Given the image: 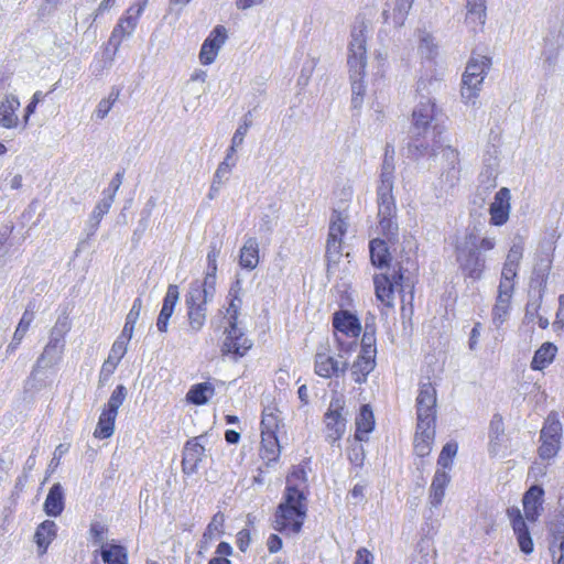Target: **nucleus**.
Here are the masks:
<instances>
[{"instance_id":"43","label":"nucleus","mask_w":564,"mask_h":564,"mask_svg":"<svg viewBox=\"0 0 564 564\" xmlns=\"http://www.w3.org/2000/svg\"><path fill=\"white\" fill-rule=\"evenodd\" d=\"M306 484V473L302 467H294L291 474L286 478V488L285 494H291V491H297L299 494H304V488Z\"/></svg>"},{"instance_id":"10","label":"nucleus","mask_w":564,"mask_h":564,"mask_svg":"<svg viewBox=\"0 0 564 564\" xmlns=\"http://www.w3.org/2000/svg\"><path fill=\"white\" fill-rule=\"evenodd\" d=\"M348 360L339 352L336 357L318 350L314 358L315 373L322 378H338L346 373Z\"/></svg>"},{"instance_id":"55","label":"nucleus","mask_w":564,"mask_h":564,"mask_svg":"<svg viewBox=\"0 0 564 564\" xmlns=\"http://www.w3.org/2000/svg\"><path fill=\"white\" fill-rule=\"evenodd\" d=\"M457 453V444L456 443H447L437 459L438 466L442 467L443 470L445 468H449L452 466V459Z\"/></svg>"},{"instance_id":"17","label":"nucleus","mask_w":564,"mask_h":564,"mask_svg":"<svg viewBox=\"0 0 564 564\" xmlns=\"http://www.w3.org/2000/svg\"><path fill=\"white\" fill-rule=\"evenodd\" d=\"M135 9V6H130L124 14L118 20L117 24L115 25L110 37L108 40L109 45H112L115 48V52H117L122 43V41L126 37H129L132 35L134 30L138 26L139 20L137 17H133V11Z\"/></svg>"},{"instance_id":"22","label":"nucleus","mask_w":564,"mask_h":564,"mask_svg":"<svg viewBox=\"0 0 564 564\" xmlns=\"http://www.w3.org/2000/svg\"><path fill=\"white\" fill-rule=\"evenodd\" d=\"M544 490L540 486H532L523 496L525 519L534 522L541 514Z\"/></svg>"},{"instance_id":"18","label":"nucleus","mask_w":564,"mask_h":564,"mask_svg":"<svg viewBox=\"0 0 564 564\" xmlns=\"http://www.w3.org/2000/svg\"><path fill=\"white\" fill-rule=\"evenodd\" d=\"M507 513L517 535L520 550L527 554L531 553L533 551V542L520 509L517 507L509 508Z\"/></svg>"},{"instance_id":"32","label":"nucleus","mask_w":564,"mask_h":564,"mask_svg":"<svg viewBox=\"0 0 564 564\" xmlns=\"http://www.w3.org/2000/svg\"><path fill=\"white\" fill-rule=\"evenodd\" d=\"M215 394V387L212 382L193 384L186 393V401L194 405L206 404Z\"/></svg>"},{"instance_id":"5","label":"nucleus","mask_w":564,"mask_h":564,"mask_svg":"<svg viewBox=\"0 0 564 564\" xmlns=\"http://www.w3.org/2000/svg\"><path fill=\"white\" fill-rule=\"evenodd\" d=\"M479 236L467 231L456 243V261L462 273L471 280H479L486 268V261L478 251Z\"/></svg>"},{"instance_id":"8","label":"nucleus","mask_w":564,"mask_h":564,"mask_svg":"<svg viewBox=\"0 0 564 564\" xmlns=\"http://www.w3.org/2000/svg\"><path fill=\"white\" fill-rule=\"evenodd\" d=\"M442 171L438 176V189L447 192L454 188L460 178L459 152L451 145L441 148Z\"/></svg>"},{"instance_id":"56","label":"nucleus","mask_w":564,"mask_h":564,"mask_svg":"<svg viewBox=\"0 0 564 564\" xmlns=\"http://www.w3.org/2000/svg\"><path fill=\"white\" fill-rule=\"evenodd\" d=\"M90 535L93 539L94 544L100 545L102 547H108L109 545H105L106 534L108 532V529L105 524L100 522H94L90 524Z\"/></svg>"},{"instance_id":"57","label":"nucleus","mask_w":564,"mask_h":564,"mask_svg":"<svg viewBox=\"0 0 564 564\" xmlns=\"http://www.w3.org/2000/svg\"><path fill=\"white\" fill-rule=\"evenodd\" d=\"M224 521H225V518H224V514L223 513H216L212 521L209 522V524L207 525V529L206 531L204 532V539H213L214 536H216L217 534H219L221 532V528L224 525Z\"/></svg>"},{"instance_id":"58","label":"nucleus","mask_w":564,"mask_h":564,"mask_svg":"<svg viewBox=\"0 0 564 564\" xmlns=\"http://www.w3.org/2000/svg\"><path fill=\"white\" fill-rule=\"evenodd\" d=\"M236 165V160H232L231 162H220L215 174H214V181L216 183H225L228 181L229 175L231 173L232 167Z\"/></svg>"},{"instance_id":"28","label":"nucleus","mask_w":564,"mask_h":564,"mask_svg":"<svg viewBox=\"0 0 564 564\" xmlns=\"http://www.w3.org/2000/svg\"><path fill=\"white\" fill-rule=\"evenodd\" d=\"M465 22L473 31L481 28L486 21V0H467Z\"/></svg>"},{"instance_id":"4","label":"nucleus","mask_w":564,"mask_h":564,"mask_svg":"<svg viewBox=\"0 0 564 564\" xmlns=\"http://www.w3.org/2000/svg\"><path fill=\"white\" fill-rule=\"evenodd\" d=\"M307 506L304 494L291 491L279 505L273 528L280 532L299 533L306 517Z\"/></svg>"},{"instance_id":"34","label":"nucleus","mask_w":564,"mask_h":564,"mask_svg":"<svg viewBox=\"0 0 564 564\" xmlns=\"http://www.w3.org/2000/svg\"><path fill=\"white\" fill-rule=\"evenodd\" d=\"M64 510V489L59 482L54 484L44 502V511L51 517L59 516Z\"/></svg>"},{"instance_id":"24","label":"nucleus","mask_w":564,"mask_h":564,"mask_svg":"<svg viewBox=\"0 0 564 564\" xmlns=\"http://www.w3.org/2000/svg\"><path fill=\"white\" fill-rule=\"evenodd\" d=\"M333 326L336 332L351 338H357L361 332L358 318L347 311H339L334 314Z\"/></svg>"},{"instance_id":"26","label":"nucleus","mask_w":564,"mask_h":564,"mask_svg":"<svg viewBox=\"0 0 564 564\" xmlns=\"http://www.w3.org/2000/svg\"><path fill=\"white\" fill-rule=\"evenodd\" d=\"M127 352V347L122 340H116L112 344L108 358L104 361L99 375L100 381H106L117 369L120 360Z\"/></svg>"},{"instance_id":"27","label":"nucleus","mask_w":564,"mask_h":564,"mask_svg":"<svg viewBox=\"0 0 564 564\" xmlns=\"http://www.w3.org/2000/svg\"><path fill=\"white\" fill-rule=\"evenodd\" d=\"M259 242L256 237H249L245 240L240 249L239 264L247 270H253L259 264Z\"/></svg>"},{"instance_id":"40","label":"nucleus","mask_w":564,"mask_h":564,"mask_svg":"<svg viewBox=\"0 0 564 564\" xmlns=\"http://www.w3.org/2000/svg\"><path fill=\"white\" fill-rule=\"evenodd\" d=\"M188 329L196 334L200 332L206 323L207 307L206 305L186 306Z\"/></svg>"},{"instance_id":"2","label":"nucleus","mask_w":564,"mask_h":564,"mask_svg":"<svg viewBox=\"0 0 564 564\" xmlns=\"http://www.w3.org/2000/svg\"><path fill=\"white\" fill-rule=\"evenodd\" d=\"M369 33V25L364 19H357L351 28L350 41L348 44L347 63L351 79V104L354 108H358L362 104L365 88L361 79L365 75L366 67V44Z\"/></svg>"},{"instance_id":"47","label":"nucleus","mask_w":564,"mask_h":564,"mask_svg":"<svg viewBox=\"0 0 564 564\" xmlns=\"http://www.w3.org/2000/svg\"><path fill=\"white\" fill-rule=\"evenodd\" d=\"M511 299L498 296L496 299V304L492 308V323L496 327H500L507 319L509 314Z\"/></svg>"},{"instance_id":"31","label":"nucleus","mask_w":564,"mask_h":564,"mask_svg":"<svg viewBox=\"0 0 564 564\" xmlns=\"http://www.w3.org/2000/svg\"><path fill=\"white\" fill-rule=\"evenodd\" d=\"M33 319H34V311H33V308H30V306H28L26 310L24 311V313L22 314V317L15 328V332L13 334V337H12L10 344L7 346L6 352L8 355L13 354L18 349V347L20 346L21 341L23 340L25 334L28 333Z\"/></svg>"},{"instance_id":"49","label":"nucleus","mask_w":564,"mask_h":564,"mask_svg":"<svg viewBox=\"0 0 564 564\" xmlns=\"http://www.w3.org/2000/svg\"><path fill=\"white\" fill-rule=\"evenodd\" d=\"M413 2L414 0H395L391 18L397 26H402L404 24Z\"/></svg>"},{"instance_id":"60","label":"nucleus","mask_w":564,"mask_h":564,"mask_svg":"<svg viewBox=\"0 0 564 564\" xmlns=\"http://www.w3.org/2000/svg\"><path fill=\"white\" fill-rule=\"evenodd\" d=\"M219 253H220L219 248L216 245H212L210 249L208 251V254H207L208 265H207L206 274H213V276H216L217 258H218Z\"/></svg>"},{"instance_id":"11","label":"nucleus","mask_w":564,"mask_h":564,"mask_svg":"<svg viewBox=\"0 0 564 564\" xmlns=\"http://www.w3.org/2000/svg\"><path fill=\"white\" fill-rule=\"evenodd\" d=\"M252 347V341L239 327L225 328V339L221 354L230 356L232 360L243 357Z\"/></svg>"},{"instance_id":"42","label":"nucleus","mask_w":564,"mask_h":564,"mask_svg":"<svg viewBox=\"0 0 564 564\" xmlns=\"http://www.w3.org/2000/svg\"><path fill=\"white\" fill-rule=\"evenodd\" d=\"M370 258L373 265L383 267L388 263L389 250L387 241L379 238L370 241Z\"/></svg>"},{"instance_id":"13","label":"nucleus","mask_w":564,"mask_h":564,"mask_svg":"<svg viewBox=\"0 0 564 564\" xmlns=\"http://www.w3.org/2000/svg\"><path fill=\"white\" fill-rule=\"evenodd\" d=\"M343 402L337 399L332 401L327 412L325 413V424L327 431V440L336 442L340 440L346 431V417L343 414Z\"/></svg>"},{"instance_id":"45","label":"nucleus","mask_w":564,"mask_h":564,"mask_svg":"<svg viewBox=\"0 0 564 564\" xmlns=\"http://www.w3.org/2000/svg\"><path fill=\"white\" fill-rule=\"evenodd\" d=\"M112 198L111 197H102V199L95 206L90 217H89V226L91 229V235H94L102 219V217L108 214L111 205H112Z\"/></svg>"},{"instance_id":"44","label":"nucleus","mask_w":564,"mask_h":564,"mask_svg":"<svg viewBox=\"0 0 564 564\" xmlns=\"http://www.w3.org/2000/svg\"><path fill=\"white\" fill-rule=\"evenodd\" d=\"M100 554L107 564H127V552L121 545L110 544L108 547H102Z\"/></svg>"},{"instance_id":"23","label":"nucleus","mask_w":564,"mask_h":564,"mask_svg":"<svg viewBox=\"0 0 564 564\" xmlns=\"http://www.w3.org/2000/svg\"><path fill=\"white\" fill-rule=\"evenodd\" d=\"M435 438V424H416L414 452L420 457L430 455Z\"/></svg>"},{"instance_id":"51","label":"nucleus","mask_w":564,"mask_h":564,"mask_svg":"<svg viewBox=\"0 0 564 564\" xmlns=\"http://www.w3.org/2000/svg\"><path fill=\"white\" fill-rule=\"evenodd\" d=\"M436 44L430 33L421 32L419 37V51L422 56L432 58L436 54Z\"/></svg>"},{"instance_id":"52","label":"nucleus","mask_w":564,"mask_h":564,"mask_svg":"<svg viewBox=\"0 0 564 564\" xmlns=\"http://www.w3.org/2000/svg\"><path fill=\"white\" fill-rule=\"evenodd\" d=\"M523 239L521 237H516L507 254L506 263L519 267L523 256Z\"/></svg>"},{"instance_id":"33","label":"nucleus","mask_w":564,"mask_h":564,"mask_svg":"<svg viewBox=\"0 0 564 564\" xmlns=\"http://www.w3.org/2000/svg\"><path fill=\"white\" fill-rule=\"evenodd\" d=\"M484 79V76L463 75L460 96L465 104H476Z\"/></svg>"},{"instance_id":"48","label":"nucleus","mask_w":564,"mask_h":564,"mask_svg":"<svg viewBox=\"0 0 564 564\" xmlns=\"http://www.w3.org/2000/svg\"><path fill=\"white\" fill-rule=\"evenodd\" d=\"M490 61L486 56L478 55L476 57H471L468 62L466 69L463 75L469 76H486L487 70L489 68Z\"/></svg>"},{"instance_id":"9","label":"nucleus","mask_w":564,"mask_h":564,"mask_svg":"<svg viewBox=\"0 0 564 564\" xmlns=\"http://www.w3.org/2000/svg\"><path fill=\"white\" fill-rule=\"evenodd\" d=\"M436 389L427 380L420 382L416 397V424H435L436 422Z\"/></svg>"},{"instance_id":"38","label":"nucleus","mask_w":564,"mask_h":564,"mask_svg":"<svg viewBox=\"0 0 564 564\" xmlns=\"http://www.w3.org/2000/svg\"><path fill=\"white\" fill-rule=\"evenodd\" d=\"M56 536V524L54 521L45 520L42 522L35 532V541L40 549H42L41 554L45 553L50 543Z\"/></svg>"},{"instance_id":"30","label":"nucleus","mask_w":564,"mask_h":564,"mask_svg":"<svg viewBox=\"0 0 564 564\" xmlns=\"http://www.w3.org/2000/svg\"><path fill=\"white\" fill-rule=\"evenodd\" d=\"M451 480V476L443 469H437L430 488V503L437 508L445 496V489Z\"/></svg>"},{"instance_id":"53","label":"nucleus","mask_w":564,"mask_h":564,"mask_svg":"<svg viewBox=\"0 0 564 564\" xmlns=\"http://www.w3.org/2000/svg\"><path fill=\"white\" fill-rule=\"evenodd\" d=\"M279 427V417L270 410L264 411L261 420V434H275Z\"/></svg>"},{"instance_id":"21","label":"nucleus","mask_w":564,"mask_h":564,"mask_svg":"<svg viewBox=\"0 0 564 564\" xmlns=\"http://www.w3.org/2000/svg\"><path fill=\"white\" fill-rule=\"evenodd\" d=\"M180 299L178 286L170 284L166 294L163 299L162 308L156 319V327L161 333H166L169 329V321L174 312L175 305Z\"/></svg>"},{"instance_id":"41","label":"nucleus","mask_w":564,"mask_h":564,"mask_svg":"<svg viewBox=\"0 0 564 564\" xmlns=\"http://www.w3.org/2000/svg\"><path fill=\"white\" fill-rule=\"evenodd\" d=\"M261 457L268 462L275 460L280 455V445L275 434H261Z\"/></svg>"},{"instance_id":"46","label":"nucleus","mask_w":564,"mask_h":564,"mask_svg":"<svg viewBox=\"0 0 564 564\" xmlns=\"http://www.w3.org/2000/svg\"><path fill=\"white\" fill-rule=\"evenodd\" d=\"M229 295L231 296L230 303L228 307L226 308V315L225 319L227 322L226 328L231 327H238V317L240 314V307H241V300L237 295V293L234 291V289L230 290Z\"/></svg>"},{"instance_id":"19","label":"nucleus","mask_w":564,"mask_h":564,"mask_svg":"<svg viewBox=\"0 0 564 564\" xmlns=\"http://www.w3.org/2000/svg\"><path fill=\"white\" fill-rule=\"evenodd\" d=\"M203 436L188 441L183 449L182 468L185 474H194L205 455V447L199 443Z\"/></svg>"},{"instance_id":"20","label":"nucleus","mask_w":564,"mask_h":564,"mask_svg":"<svg viewBox=\"0 0 564 564\" xmlns=\"http://www.w3.org/2000/svg\"><path fill=\"white\" fill-rule=\"evenodd\" d=\"M65 346L58 345L57 343L47 341L43 351L37 357L35 365L33 366L32 376H35L37 371L42 369H48L57 364L63 358Z\"/></svg>"},{"instance_id":"3","label":"nucleus","mask_w":564,"mask_h":564,"mask_svg":"<svg viewBox=\"0 0 564 564\" xmlns=\"http://www.w3.org/2000/svg\"><path fill=\"white\" fill-rule=\"evenodd\" d=\"M416 250V241L412 236H403L402 240V250L401 253H404V258L398 263L399 269L393 275V281H391L386 275H376L375 276V289L377 299L382 302L387 306H392L393 293L394 291H402V283L404 280L409 281V276L405 274H410L416 270V262L413 259V256Z\"/></svg>"},{"instance_id":"50","label":"nucleus","mask_w":564,"mask_h":564,"mask_svg":"<svg viewBox=\"0 0 564 564\" xmlns=\"http://www.w3.org/2000/svg\"><path fill=\"white\" fill-rule=\"evenodd\" d=\"M118 98H119V90L112 89L111 93L108 95V97L101 99L98 102L97 108L94 112L96 118L99 120L105 119L107 117V115L109 113V111L111 110L113 104L118 100Z\"/></svg>"},{"instance_id":"14","label":"nucleus","mask_w":564,"mask_h":564,"mask_svg":"<svg viewBox=\"0 0 564 564\" xmlns=\"http://www.w3.org/2000/svg\"><path fill=\"white\" fill-rule=\"evenodd\" d=\"M227 39L228 34L226 28L224 25L215 26L200 47V64L210 65L214 63Z\"/></svg>"},{"instance_id":"29","label":"nucleus","mask_w":564,"mask_h":564,"mask_svg":"<svg viewBox=\"0 0 564 564\" xmlns=\"http://www.w3.org/2000/svg\"><path fill=\"white\" fill-rule=\"evenodd\" d=\"M376 367V357L371 356V350L366 354H360L357 360L351 366V376L355 382L364 383L367 380L368 375Z\"/></svg>"},{"instance_id":"25","label":"nucleus","mask_w":564,"mask_h":564,"mask_svg":"<svg viewBox=\"0 0 564 564\" xmlns=\"http://www.w3.org/2000/svg\"><path fill=\"white\" fill-rule=\"evenodd\" d=\"M21 104L17 96L9 95L4 100L0 101V126L6 129H13L18 127L19 117L17 111Z\"/></svg>"},{"instance_id":"35","label":"nucleus","mask_w":564,"mask_h":564,"mask_svg":"<svg viewBox=\"0 0 564 564\" xmlns=\"http://www.w3.org/2000/svg\"><path fill=\"white\" fill-rule=\"evenodd\" d=\"M375 417L372 410L368 404L362 405L358 416L356 417V434L358 441H366L367 435L373 430Z\"/></svg>"},{"instance_id":"64","label":"nucleus","mask_w":564,"mask_h":564,"mask_svg":"<svg viewBox=\"0 0 564 564\" xmlns=\"http://www.w3.org/2000/svg\"><path fill=\"white\" fill-rule=\"evenodd\" d=\"M514 291V282L507 279H500L498 286V296L512 299Z\"/></svg>"},{"instance_id":"15","label":"nucleus","mask_w":564,"mask_h":564,"mask_svg":"<svg viewBox=\"0 0 564 564\" xmlns=\"http://www.w3.org/2000/svg\"><path fill=\"white\" fill-rule=\"evenodd\" d=\"M437 117V109L435 102L431 98L421 100L414 108L413 118V133L415 135H424L427 133L431 123Z\"/></svg>"},{"instance_id":"37","label":"nucleus","mask_w":564,"mask_h":564,"mask_svg":"<svg viewBox=\"0 0 564 564\" xmlns=\"http://www.w3.org/2000/svg\"><path fill=\"white\" fill-rule=\"evenodd\" d=\"M442 86V74L431 72L422 76L416 86V91L421 95L422 99L430 98L429 96L437 91Z\"/></svg>"},{"instance_id":"36","label":"nucleus","mask_w":564,"mask_h":564,"mask_svg":"<svg viewBox=\"0 0 564 564\" xmlns=\"http://www.w3.org/2000/svg\"><path fill=\"white\" fill-rule=\"evenodd\" d=\"M557 352V347L547 341L544 343L534 354L533 359L531 361V368L533 370H543L546 366H549L555 358Z\"/></svg>"},{"instance_id":"39","label":"nucleus","mask_w":564,"mask_h":564,"mask_svg":"<svg viewBox=\"0 0 564 564\" xmlns=\"http://www.w3.org/2000/svg\"><path fill=\"white\" fill-rule=\"evenodd\" d=\"M70 328L72 322L68 315L63 314L58 316L54 326L50 330L48 341L65 346V337L69 333Z\"/></svg>"},{"instance_id":"62","label":"nucleus","mask_w":564,"mask_h":564,"mask_svg":"<svg viewBox=\"0 0 564 564\" xmlns=\"http://www.w3.org/2000/svg\"><path fill=\"white\" fill-rule=\"evenodd\" d=\"M275 220L270 215H263L259 221L258 231L260 235L269 236L273 231Z\"/></svg>"},{"instance_id":"12","label":"nucleus","mask_w":564,"mask_h":564,"mask_svg":"<svg viewBox=\"0 0 564 564\" xmlns=\"http://www.w3.org/2000/svg\"><path fill=\"white\" fill-rule=\"evenodd\" d=\"M216 292V276L205 274L203 281L195 280L189 284L188 292L185 296L186 306L207 305Z\"/></svg>"},{"instance_id":"6","label":"nucleus","mask_w":564,"mask_h":564,"mask_svg":"<svg viewBox=\"0 0 564 564\" xmlns=\"http://www.w3.org/2000/svg\"><path fill=\"white\" fill-rule=\"evenodd\" d=\"M128 394L124 386L119 384L111 392L108 402L104 405L97 426L94 432L96 438H109L115 432V422L119 408L123 404Z\"/></svg>"},{"instance_id":"16","label":"nucleus","mask_w":564,"mask_h":564,"mask_svg":"<svg viewBox=\"0 0 564 564\" xmlns=\"http://www.w3.org/2000/svg\"><path fill=\"white\" fill-rule=\"evenodd\" d=\"M511 193L507 187H501L489 206V223L492 226H503L508 223L511 210Z\"/></svg>"},{"instance_id":"63","label":"nucleus","mask_w":564,"mask_h":564,"mask_svg":"<svg viewBox=\"0 0 564 564\" xmlns=\"http://www.w3.org/2000/svg\"><path fill=\"white\" fill-rule=\"evenodd\" d=\"M341 249V240L340 239H332L328 238L327 246H326V253L327 257L336 260L340 254Z\"/></svg>"},{"instance_id":"7","label":"nucleus","mask_w":564,"mask_h":564,"mask_svg":"<svg viewBox=\"0 0 564 564\" xmlns=\"http://www.w3.org/2000/svg\"><path fill=\"white\" fill-rule=\"evenodd\" d=\"M563 427L556 412H551L546 416L540 432V442L538 453L540 458L549 460L554 458L562 445Z\"/></svg>"},{"instance_id":"61","label":"nucleus","mask_w":564,"mask_h":564,"mask_svg":"<svg viewBox=\"0 0 564 564\" xmlns=\"http://www.w3.org/2000/svg\"><path fill=\"white\" fill-rule=\"evenodd\" d=\"M122 178H123V173H121V172L116 173V175L110 181L108 188L106 191H104V196L111 197L112 202H113L116 194L122 184Z\"/></svg>"},{"instance_id":"1","label":"nucleus","mask_w":564,"mask_h":564,"mask_svg":"<svg viewBox=\"0 0 564 564\" xmlns=\"http://www.w3.org/2000/svg\"><path fill=\"white\" fill-rule=\"evenodd\" d=\"M393 155L386 149L384 159L381 165L380 182L377 188L378 204V229L391 245L399 240V226L397 223V206L393 197Z\"/></svg>"},{"instance_id":"54","label":"nucleus","mask_w":564,"mask_h":564,"mask_svg":"<svg viewBox=\"0 0 564 564\" xmlns=\"http://www.w3.org/2000/svg\"><path fill=\"white\" fill-rule=\"evenodd\" d=\"M347 229V224L345 219L339 214H334L332 217L328 238L332 239H340L345 235Z\"/></svg>"},{"instance_id":"59","label":"nucleus","mask_w":564,"mask_h":564,"mask_svg":"<svg viewBox=\"0 0 564 564\" xmlns=\"http://www.w3.org/2000/svg\"><path fill=\"white\" fill-rule=\"evenodd\" d=\"M550 549L554 564H564V538H555Z\"/></svg>"}]
</instances>
